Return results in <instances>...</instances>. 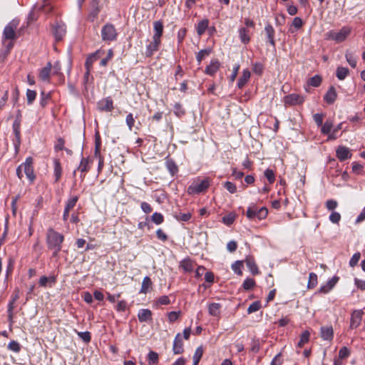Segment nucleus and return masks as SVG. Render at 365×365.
<instances>
[{
    "label": "nucleus",
    "mask_w": 365,
    "mask_h": 365,
    "mask_svg": "<svg viewBox=\"0 0 365 365\" xmlns=\"http://www.w3.org/2000/svg\"><path fill=\"white\" fill-rule=\"evenodd\" d=\"M64 237L53 228H49L46 233V244L48 248L62 247Z\"/></svg>",
    "instance_id": "f257e3e1"
},
{
    "label": "nucleus",
    "mask_w": 365,
    "mask_h": 365,
    "mask_svg": "<svg viewBox=\"0 0 365 365\" xmlns=\"http://www.w3.org/2000/svg\"><path fill=\"white\" fill-rule=\"evenodd\" d=\"M19 26V21L13 19L4 29L2 43L5 44L6 41H13L17 38L16 30Z\"/></svg>",
    "instance_id": "f03ea898"
},
{
    "label": "nucleus",
    "mask_w": 365,
    "mask_h": 365,
    "mask_svg": "<svg viewBox=\"0 0 365 365\" xmlns=\"http://www.w3.org/2000/svg\"><path fill=\"white\" fill-rule=\"evenodd\" d=\"M351 29L349 27H343L339 32L334 31H329L325 34V39L332 40L336 43L344 41L349 35Z\"/></svg>",
    "instance_id": "7ed1b4c3"
},
{
    "label": "nucleus",
    "mask_w": 365,
    "mask_h": 365,
    "mask_svg": "<svg viewBox=\"0 0 365 365\" xmlns=\"http://www.w3.org/2000/svg\"><path fill=\"white\" fill-rule=\"evenodd\" d=\"M13 133L14 134V139L13 140V144L14 146L15 154H18L19 152L20 145L21 143V125L19 119L14 120L12 125Z\"/></svg>",
    "instance_id": "20e7f679"
},
{
    "label": "nucleus",
    "mask_w": 365,
    "mask_h": 365,
    "mask_svg": "<svg viewBox=\"0 0 365 365\" xmlns=\"http://www.w3.org/2000/svg\"><path fill=\"white\" fill-rule=\"evenodd\" d=\"M101 36L103 41H112L116 39L117 32L111 24H106L101 29Z\"/></svg>",
    "instance_id": "39448f33"
},
{
    "label": "nucleus",
    "mask_w": 365,
    "mask_h": 365,
    "mask_svg": "<svg viewBox=\"0 0 365 365\" xmlns=\"http://www.w3.org/2000/svg\"><path fill=\"white\" fill-rule=\"evenodd\" d=\"M209 185L207 180H203L200 182H194L187 187V192L189 195L200 194L205 192Z\"/></svg>",
    "instance_id": "423d86ee"
},
{
    "label": "nucleus",
    "mask_w": 365,
    "mask_h": 365,
    "mask_svg": "<svg viewBox=\"0 0 365 365\" xmlns=\"http://www.w3.org/2000/svg\"><path fill=\"white\" fill-rule=\"evenodd\" d=\"M304 98L297 93H291L284 97V103L285 106H296L302 104Z\"/></svg>",
    "instance_id": "0eeeda50"
},
{
    "label": "nucleus",
    "mask_w": 365,
    "mask_h": 365,
    "mask_svg": "<svg viewBox=\"0 0 365 365\" xmlns=\"http://www.w3.org/2000/svg\"><path fill=\"white\" fill-rule=\"evenodd\" d=\"M97 108L101 112H110L114 108L113 101L110 96L102 98L97 103Z\"/></svg>",
    "instance_id": "6e6552de"
},
{
    "label": "nucleus",
    "mask_w": 365,
    "mask_h": 365,
    "mask_svg": "<svg viewBox=\"0 0 365 365\" xmlns=\"http://www.w3.org/2000/svg\"><path fill=\"white\" fill-rule=\"evenodd\" d=\"M101 9V0H91L88 19L92 22L94 21L97 19Z\"/></svg>",
    "instance_id": "1a4fd4ad"
},
{
    "label": "nucleus",
    "mask_w": 365,
    "mask_h": 365,
    "mask_svg": "<svg viewBox=\"0 0 365 365\" xmlns=\"http://www.w3.org/2000/svg\"><path fill=\"white\" fill-rule=\"evenodd\" d=\"M33 159L31 157H28L25 162L21 164L23 165L24 171L27 177V178L32 182L34 179L36 178V176L34 173V168H33Z\"/></svg>",
    "instance_id": "9d476101"
},
{
    "label": "nucleus",
    "mask_w": 365,
    "mask_h": 365,
    "mask_svg": "<svg viewBox=\"0 0 365 365\" xmlns=\"http://www.w3.org/2000/svg\"><path fill=\"white\" fill-rule=\"evenodd\" d=\"M66 33V25L62 22H57L53 26V34L56 41H59L62 40Z\"/></svg>",
    "instance_id": "9b49d317"
},
{
    "label": "nucleus",
    "mask_w": 365,
    "mask_h": 365,
    "mask_svg": "<svg viewBox=\"0 0 365 365\" xmlns=\"http://www.w3.org/2000/svg\"><path fill=\"white\" fill-rule=\"evenodd\" d=\"M363 314L364 312L361 309L354 310L352 312L350 319L351 329H356L360 325Z\"/></svg>",
    "instance_id": "f8f14e48"
},
{
    "label": "nucleus",
    "mask_w": 365,
    "mask_h": 365,
    "mask_svg": "<svg viewBox=\"0 0 365 365\" xmlns=\"http://www.w3.org/2000/svg\"><path fill=\"white\" fill-rule=\"evenodd\" d=\"M161 40L158 38H153V41L150 42L146 46L145 56L147 57H150L153 55L154 52L157 51L159 49V46L160 45Z\"/></svg>",
    "instance_id": "ddd939ff"
},
{
    "label": "nucleus",
    "mask_w": 365,
    "mask_h": 365,
    "mask_svg": "<svg viewBox=\"0 0 365 365\" xmlns=\"http://www.w3.org/2000/svg\"><path fill=\"white\" fill-rule=\"evenodd\" d=\"M48 1V0H43V4L41 6L35 5L29 14L31 18H34L35 12L38 11H43L46 13H50L52 11L53 8L50 4H47Z\"/></svg>",
    "instance_id": "4468645a"
},
{
    "label": "nucleus",
    "mask_w": 365,
    "mask_h": 365,
    "mask_svg": "<svg viewBox=\"0 0 365 365\" xmlns=\"http://www.w3.org/2000/svg\"><path fill=\"white\" fill-rule=\"evenodd\" d=\"M173 351L175 354H180L184 351L183 342L180 333L177 334L174 339Z\"/></svg>",
    "instance_id": "2eb2a0df"
},
{
    "label": "nucleus",
    "mask_w": 365,
    "mask_h": 365,
    "mask_svg": "<svg viewBox=\"0 0 365 365\" xmlns=\"http://www.w3.org/2000/svg\"><path fill=\"white\" fill-rule=\"evenodd\" d=\"M336 157L340 161H344L351 158L349 148L345 146H339L336 149Z\"/></svg>",
    "instance_id": "dca6fc26"
},
{
    "label": "nucleus",
    "mask_w": 365,
    "mask_h": 365,
    "mask_svg": "<svg viewBox=\"0 0 365 365\" xmlns=\"http://www.w3.org/2000/svg\"><path fill=\"white\" fill-rule=\"evenodd\" d=\"M153 313L148 309H141L138 311V318L140 322H151Z\"/></svg>",
    "instance_id": "f3484780"
},
{
    "label": "nucleus",
    "mask_w": 365,
    "mask_h": 365,
    "mask_svg": "<svg viewBox=\"0 0 365 365\" xmlns=\"http://www.w3.org/2000/svg\"><path fill=\"white\" fill-rule=\"evenodd\" d=\"M264 30V33H265L267 41L269 43V44L272 47L275 48V40H274L275 31H274L273 26L271 24H267L265 26Z\"/></svg>",
    "instance_id": "a211bd4d"
},
{
    "label": "nucleus",
    "mask_w": 365,
    "mask_h": 365,
    "mask_svg": "<svg viewBox=\"0 0 365 365\" xmlns=\"http://www.w3.org/2000/svg\"><path fill=\"white\" fill-rule=\"evenodd\" d=\"M245 262L246 263L247 268L252 272V274L255 275L259 273L258 267L253 257L247 256Z\"/></svg>",
    "instance_id": "6ab92c4d"
},
{
    "label": "nucleus",
    "mask_w": 365,
    "mask_h": 365,
    "mask_svg": "<svg viewBox=\"0 0 365 365\" xmlns=\"http://www.w3.org/2000/svg\"><path fill=\"white\" fill-rule=\"evenodd\" d=\"M337 97L336 89L334 86H331L324 96V100L328 104H333Z\"/></svg>",
    "instance_id": "aec40b11"
},
{
    "label": "nucleus",
    "mask_w": 365,
    "mask_h": 365,
    "mask_svg": "<svg viewBox=\"0 0 365 365\" xmlns=\"http://www.w3.org/2000/svg\"><path fill=\"white\" fill-rule=\"evenodd\" d=\"M321 337L324 340L331 341L334 336V331L331 326L322 327L320 329Z\"/></svg>",
    "instance_id": "412c9836"
},
{
    "label": "nucleus",
    "mask_w": 365,
    "mask_h": 365,
    "mask_svg": "<svg viewBox=\"0 0 365 365\" xmlns=\"http://www.w3.org/2000/svg\"><path fill=\"white\" fill-rule=\"evenodd\" d=\"M165 167L172 176H174L178 172V167L175 162L168 157L165 158Z\"/></svg>",
    "instance_id": "4be33fe9"
},
{
    "label": "nucleus",
    "mask_w": 365,
    "mask_h": 365,
    "mask_svg": "<svg viewBox=\"0 0 365 365\" xmlns=\"http://www.w3.org/2000/svg\"><path fill=\"white\" fill-rule=\"evenodd\" d=\"M163 24L160 21H156L153 22V30L154 34L153 36V38H158L160 39L163 33Z\"/></svg>",
    "instance_id": "5701e85b"
},
{
    "label": "nucleus",
    "mask_w": 365,
    "mask_h": 365,
    "mask_svg": "<svg viewBox=\"0 0 365 365\" xmlns=\"http://www.w3.org/2000/svg\"><path fill=\"white\" fill-rule=\"evenodd\" d=\"M220 68V62L217 60H213L210 62L205 70V73L210 76H214Z\"/></svg>",
    "instance_id": "b1692460"
},
{
    "label": "nucleus",
    "mask_w": 365,
    "mask_h": 365,
    "mask_svg": "<svg viewBox=\"0 0 365 365\" xmlns=\"http://www.w3.org/2000/svg\"><path fill=\"white\" fill-rule=\"evenodd\" d=\"M222 304L220 303H210L208 304V312L212 317H219L220 315V310Z\"/></svg>",
    "instance_id": "393cba45"
},
{
    "label": "nucleus",
    "mask_w": 365,
    "mask_h": 365,
    "mask_svg": "<svg viewBox=\"0 0 365 365\" xmlns=\"http://www.w3.org/2000/svg\"><path fill=\"white\" fill-rule=\"evenodd\" d=\"M250 71L248 69H245L242 71V76L240 77L237 82V87L239 88H242L248 82L250 78Z\"/></svg>",
    "instance_id": "a878e982"
},
{
    "label": "nucleus",
    "mask_w": 365,
    "mask_h": 365,
    "mask_svg": "<svg viewBox=\"0 0 365 365\" xmlns=\"http://www.w3.org/2000/svg\"><path fill=\"white\" fill-rule=\"evenodd\" d=\"M51 68H52V65H51V62H48L46 66L41 70L40 73H39V78L42 81H46L49 79Z\"/></svg>",
    "instance_id": "bb28decb"
},
{
    "label": "nucleus",
    "mask_w": 365,
    "mask_h": 365,
    "mask_svg": "<svg viewBox=\"0 0 365 365\" xmlns=\"http://www.w3.org/2000/svg\"><path fill=\"white\" fill-rule=\"evenodd\" d=\"M56 282V277L52 276V277H46V276H42L40 279H39V282H38V284L41 287H47L48 285L49 287H52V285L53 284H55Z\"/></svg>",
    "instance_id": "cd10ccee"
},
{
    "label": "nucleus",
    "mask_w": 365,
    "mask_h": 365,
    "mask_svg": "<svg viewBox=\"0 0 365 365\" xmlns=\"http://www.w3.org/2000/svg\"><path fill=\"white\" fill-rule=\"evenodd\" d=\"M209 25V20L207 19H204L202 21H199L196 26V31L199 36H202L207 29Z\"/></svg>",
    "instance_id": "c85d7f7f"
},
{
    "label": "nucleus",
    "mask_w": 365,
    "mask_h": 365,
    "mask_svg": "<svg viewBox=\"0 0 365 365\" xmlns=\"http://www.w3.org/2000/svg\"><path fill=\"white\" fill-rule=\"evenodd\" d=\"M180 267L186 272H190L194 269V263L190 258H186L180 262Z\"/></svg>",
    "instance_id": "c756f323"
},
{
    "label": "nucleus",
    "mask_w": 365,
    "mask_h": 365,
    "mask_svg": "<svg viewBox=\"0 0 365 365\" xmlns=\"http://www.w3.org/2000/svg\"><path fill=\"white\" fill-rule=\"evenodd\" d=\"M239 37L241 42L244 44H247L250 41L249 31L245 27L239 29Z\"/></svg>",
    "instance_id": "7c9ffc66"
},
{
    "label": "nucleus",
    "mask_w": 365,
    "mask_h": 365,
    "mask_svg": "<svg viewBox=\"0 0 365 365\" xmlns=\"http://www.w3.org/2000/svg\"><path fill=\"white\" fill-rule=\"evenodd\" d=\"M258 210L259 209L257 208L255 204H251L247 210V217L250 220L256 219Z\"/></svg>",
    "instance_id": "2f4dec72"
},
{
    "label": "nucleus",
    "mask_w": 365,
    "mask_h": 365,
    "mask_svg": "<svg viewBox=\"0 0 365 365\" xmlns=\"http://www.w3.org/2000/svg\"><path fill=\"white\" fill-rule=\"evenodd\" d=\"M53 172H54V176H55V182H58L62 174V168L61 165V163L58 160H54L53 162Z\"/></svg>",
    "instance_id": "473e14b6"
},
{
    "label": "nucleus",
    "mask_w": 365,
    "mask_h": 365,
    "mask_svg": "<svg viewBox=\"0 0 365 365\" xmlns=\"http://www.w3.org/2000/svg\"><path fill=\"white\" fill-rule=\"evenodd\" d=\"M152 285V281L148 276L145 277L142 282L141 289L140 293L146 294L149 292L150 288Z\"/></svg>",
    "instance_id": "72a5a7b5"
},
{
    "label": "nucleus",
    "mask_w": 365,
    "mask_h": 365,
    "mask_svg": "<svg viewBox=\"0 0 365 365\" xmlns=\"http://www.w3.org/2000/svg\"><path fill=\"white\" fill-rule=\"evenodd\" d=\"M147 359L149 365H158L159 361L158 354L154 351H150Z\"/></svg>",
    "instance_id": "f704fd0d"
},
{
    "label": "nucleus",
    "mask_w": 365,
    "mask_h": 365,
    "mask_svg": "<svg viewBox=\"0 0 365 365\" xmlns=\"http://www.w3.org/2000/svg\"><path fill=\"white\" fill-rule=\"evenodd\" d=\"M349 70L346 67L339 66L336 68V76L337 78L342 81L349 75Z\"/></svg>",
    "instance_id": "c9c22d12"
},
{
    "label": "nucleus",
    "mask_w": 365,
    "mask_h": 365,
    "mask_svg": "<svg viewBox=\"0 0 365 365\" xmlns=\"http://www.w3.org/2000/svg\"><path fill=\"white\" fill-rule=\"evenodd\" d=\"M212 52V49L210 48H207L202 50H200L196 55V60L200 64L201 61L207 56H208Z\"/></svg>",
    "instance_id": "e433bc0d"
},
{
    "label": "nucleus",
    "mask_w": 365,
    "mask_h": 365,
    "mask_svg": "<svg viewBox=\"0 0 365 365\" xmlns=\"http://www.w3.org/2000/svg\"><path fill=\"white\" fill-rule=\"evenodd\" d=\"M322 81V78L319 75H315L314 76L310 78L307 81V84L309 86L312 87H319Z\"/></svg>",
    "instance_id": "4c0bfd02"
},
{
    "label": "nucleus",
    "mask_w": 365,
    "mask_h": 365,
    "mask_svg": "<svg viewBox=\"0 0 365 365\" xmlns=\"http://www.w3.org/2000/svg\"><path fill=\"white\" fill-rule=\"evenodd\" d=\"M51 93L48 92V93H46L44 91H42L41 93V100H40V105L42 108H45L48 103V101L51 99Z\"/></svg>",
    "instance_id": "58836bf2"
},
{
    "label": "nucleus",
    "mask_w": 365,
    "mask_h": 365,
    "mask_svg": "<svg viewBox=\"0 0 365 365\" xmlns=\"http://www.w3.org/2000/svg\"><path fill=\"white\" fill-rule=\"evenodd\" d=\"M243 261L237 260L232 264V269L238 275L242 274Z\"/></svg>",
    "instance_id": "ea45409f"
},
{
    "label": "nucleus",
    "mask_w": 365,
    "mask_h": 365,
    "mask_svg": "<svg viewBox=\"0 0 365 365\" xmlns=\"http://www.w3.org/2000/svg\"><path fill=\"white\" fill-rule=\"evenodd\" d=\"M310 333L309 331H304L300 335V340L298 342V346L302 347L306 343L309 341Z\"/></svg>",
    "instance_id": "a19ab883"
},
{
    "label": "nucleus",
    "mask_w": 365,
    "mask_h": 365,
    "mask_svg": "<svg viewBox=\"0 0 365 365\" xmlns=\"http://www.w3.org/2000/svg\"><path fill=\"white\" fill-rule=\"evenodd\" d=\"M345 58L352 68H354L356 66V58L352 53L347 51L345 54Z\"/></svg>",
    "instance_id": "79ce46f5"
},
{
    "label": "nucleus",
    "mask_w": 365,
    "mask_h": 365,
    "mask_svg": "<svg viewBox=\"0 0 365 365\" xmlns=\"http://www.w3.org/2000/svg\"><path fill=\"white\" fill-rule=\"evenodd\" d=\"M174 217L178 221L187 222L190 220L192 215L190 212H179L178 214H175Z\"/></svg>",
    "instance_id": "37998d69"
},
{
    "label": "nucleus",
    "mask_w": 365,
    "mask_h": 365,
    "mask_svg": "<svg viewBox=\"0 0 365 365\" xmlns=\"http://www.w3.org/2000/svg\"><path fill=\"white\" fill-rule=\"evenodd\" d=\"M317 284V275L315 273H314V272H311L309 274V282H308V284H307V287L309 289H312V288L315 287Z\"/></svg>",
    "instance_id": "c03bdc74"
},
{
    "label": "nucleus",
    "mask_w": 365,
    "mask_h": 365,
    "mask_svg": "<svg viewBox=\"0 0 365 365\" xmlns=\"http://www.w3.org/2000/svg\"><path fill=\"white\" fill-rule=\"evenodd\" d=\"M235 214L230 212L222 217V222L227 225H232L235 220Z\"/></svg>",
    "instance_id": "a18cd8bd"
},
{
    "label": "nucleus",
    "mask_w": 365,
    "mask_h": 365,
    "mask_svg": "<svg viewBox=\"0 0 365 365\" xmlns=\"http://www.w3.org/2000/svg\"><path fill=\"white\" fill-rule=\"evenodd\" d=\"M152 221L156 225H160L164 221L163 215L160 212H154L151 216Z\"/></svg>",
    "instance_id": "49530a36"
},
{
    "label": "nucleus",
    "mask_w": 365,
    "mask_h": 365,
    "mask_svg": "<svg viewBox=\"0 0 365 365\" xmlns=\"http://www.w3.org/2000/svg\"><path fill=\"white\" fill-rule=\"evenodd\" d=\"M78 200V197L77 196H73L71 198H69L66 204L65 210H67L70 211L72 210L74 206L76 205V202Z\"/></svg>",
    "instance_id": "de8ad7c7"
},
{
    "label": "nucleus",
    "mask_w": 365,
    "mask_h": 365,
    "mask_svg": "<svg viewBox=\"0 0 365 365\" xmlns=\"http://www.w3.org/2000/svg\"><path fill=\"white\" fill-rule=\"evenodd\" d=\"M255 286V281L252 278H247L242 284V287L245 290H251Z\"/></svg>",
    "instance_id": "09e8293b"
},
{
    "label": "nucleus",
    "mask_w": 365,
    "mask_h": 365,
    "mask_svg": "<svg viewBox=\"0 0 365 365\" xmlns=\"http://www.w3.org/2000/svg\"><path fill=\"white\" fill-rule=\"evenodd\" d=\"M252 66L253 72L258 76H261L264 71L263 64L260 62H255Z\"/></svg>",
    "instance_id": "8fccbe9b"
},
{
    "label": "nucleus",
    "mask_w": 365,
    "mask_h": 365,
    "mask_svg": "<svg viewBox=\"0 0 365 365\" xmlns=\"http://www.w3.org/2000/svg\"><path fill=\"white\" fill-rule=\"evenodd\" d=\"M78 170H79L81 173H87L88 171L89 168L88 158H83L81 159Z\"/></svg>",
    "instance_id": "3c124183"
},
{
    "label": "nucleus",
    "mask_w": 365,
    "mask_h": 365,
    "mask_svg": "<svg viewBox=\"0 0 365 365\" xmlns=\"http://www.w3.org/2000/svg\"><path fill=\"white\" fill-rule=\"evenodd\" d=\"M264 175L267 179L269 184H272L274 182L275 175L272 170L267 168L265 170Z\"/></svg>",
    "instance_id": "603ef678"
},
{
    "label": "nucleus",
    "mask_w": 365,
    "mask_h": 365,
    "mask_svg": "<svg viewBox=\"0 0 365 365\" xmlns=\"http://www.w3.org/2000/svg\"><path fill=\"white\" fill-rule=\"evenodd\" d=\"M36 97V92L34 90L28 89L26 91V99H27V103L29 105H31L33 103V102L35 101Z\"/></svg>",
    "instance_id": "864d4df0"
},
{
    "label": "nucleus",
    "mask_w": 365,
    "mask_h": 365,
    "mask_svg": "<svg viewBox=\"0 0 365 365\" xmlns=\"http://www.w3.org/2000/svg\"><path fill=\"white\" fill-rule=\"evenodd\" d=\"M8 349L14 352L18 353L21 350V346L16 341H11L8 344Z\"/></svg>",
    "instance_id": "5fc2aeb1"
},
{
    "label": "nucleus",
    "mask_w": 365,
    "mask_h": 365,
    "mask_svg": "<svg viewBox=\"0 0 365 365\" xmlns=\"http://www.w3.org/2000/svg\"><path fill=\"white\" fill-rule=\"evenodd\" d=\"M77 334L85 343H88L91 340V336L89 331H77Z\"/></svg>",
    "instance_id": "6e6d98bb"
},
{
    "label": "nucleus",
    "mask_w": 365,
    "mask_h": 365,
    "mask_svg": "<svg viewBox=\"0 0 365 365\" xmlns=\"http://www.w3.org/2000/svg\"><path fill=\"white\" fill-rule=\"evenodd\" d=\"M261 307V303L259 301L252 302L247 309L248 314H251L258 311Z\"/></svg>",
    "instance_id": "4d7b16f0"
},
{
    "label": "nucleus",
    "mask_w": 365,
    "mask_h": 365,
    "mask_svg": "<svg viewBox=\"0 0 365 365\" xmlns=\"http://www.w3.org/2000/svg\"><path fill=\"white\" fill-rule=\"evenodd\" d=\"M333 127V124L331 121L327 120L324 124L322 125V133L324 134H329L330 133L331 129Z\"/></svg>",
    "instance_id": "13d9d810"
},
{
    "label": "nucleus",
    "mask_w": 365,
    "mask_h": 365,
    "mask_svg": "<svg viewBox=\"0 0 365 365\" xmlns=\"http://www.w3.org/2000/svg\"><path fill=\"white\" fill-rule=\"evenodd\" d=\"M19 298V289H16L13 293L11 298L8 304V307H11L12 309H14V304Z\"/></svg>",
    "instance_id": "bf43d9fd"
},
{
    "label": "nucleus",
    "mask_w": 365,
    "mask_h": 365,
    "mask_svg": "<svg viewBox=\"0 0 365 365\" xmlns=\"http://www.w3.org/2000/svg\"><path fill=\"white\" fill-rule=\"evenodd\" d=\"M268 210L265 207H262L257 210L256 218L259 220L265 219L267 216Z\"/></svg>",
    "instance_id": "052dcab7"
},
{
    "label": "nucleus",
    "mask_w": 365,
    "mask_h": 365,
    "mask_svg": "<svg viewBox=\"0 0 365 365\" xmlns=\"http://www.w3.org/2000/svg\"><path fill=\"white\" fill-rule=\"evenodd\" d=\"M170 304V300L169 297L167 295H163V296L160 297L158 299L155 304L158 306V305H168Z\"/></svg>",
    "instance_id": "680f3d73"
},
{
    "label": "nucleus",
    "mask_w": 365,
    "mask_h": 365,
    "mask_svg": "<svg viewBox=\"0 0 365 365\" xmlns=\"http://www.w3.org/2000/svg\"><path fill=\"white\" fill-rule=\"evenodd\" d=\"M174 113L178 117L185 114V110L182 108V105L180 103H176L174 105Z\"/></svg>",
    "instance_id": "e2e57ef3"
},
{
    "label": "nucleus",
    "mask_w": 365,
    "mask_h": 365,
    "mask_svg": "<svg viewBox=\"0 0 365 365\" xmlns=\"http://www.w3.org/2000/svg\"><path fill=\"white\" fill-rule=\"evenodd\" d=\"M350 355V351L346 346H343L340 349L339 351V359H343L347 358Z\"/></svg>",
    "instance_id": "0e129e2a"
},
{
    "label": "nucleus",
    "mask_w": 365,
    "mask_h": 365,
    "mask_svg": "<svg viewBox=\"0 0 365 365\" xmlns=\"http://www.w3.org/2000/svg\"><path fill=\"white\" fill-rule=\"evenodd\" d=\"M360 257L361 254L359 252L354 253L349 261V266L351 267H355L358 264Z\"/></svg>",
    "instance_id": "69168bd1"
},
{
    "label": "nucleus",
    "mask_w": 365,
    "mask_h": 365,
    "mask_svg": "<svg viewBox=\"0 0 365 365\" xmlns=\"http://www.w3.org/2000/svg\"><path fill=\"white\" fill-rule=\"evenodd\" d=\"M125 122H126V125L128 127V129L130 130H132L134 126V123H135V118H133V115L132 113H129L127 115L126 118H125Z\"/></svg>",
    "instance_id": "338daca9"
},
{
    "label": "nucleus",
    "mask_w": 365,
    "mask_h": 365,
    "mask_svg": "<svg viewBox=\"0 0 365 365\" xmlns=\"http://www.w3.org/2000/svg\"><path fill=\"white\" fill-rule=\"evenodd\" d=\"M225 188L229 191L230 193H235L237 192V187L236 185L230 181H227L224 184Z\"/></svg>",
    "instance_id": "774afa93"
}]
</instances>
